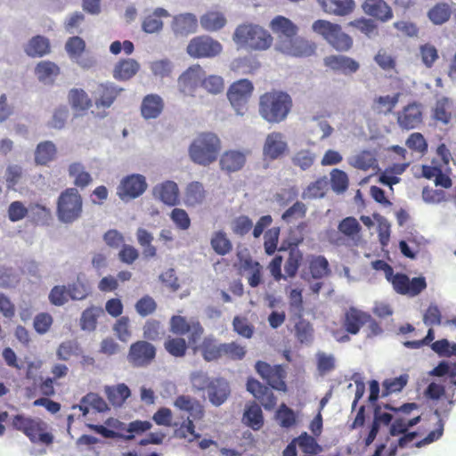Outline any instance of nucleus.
<instances>
[{"instance_id": "8fccbe9b", "label": "nucleus", "mask_w": 456, "mask_h": 456, "mask_svg": "<svg viewBox=\"0 0 456 456\" xmlns=\"http://www.w3.org/2000/svg\"><path fill=\"white\" fill-rule=\"evenodd\" d=\"M195 419L188 417L182 424H180L174 431V436L176 438L184 439L189 443L200 437V435L196 432L195 425L193 423Z\"/></svg>"}, {"instance_id": "5fc2aeb1", "label": "nucleus", "mask_w": 456, "mask_h": 456, "mask_svg": "<svg viewBox=\"0 0 456 456\" xmlns=\"http://www.w3.org/2000/svg\"><path fill=\"white\" fill-rule=\"evenodd\" d=\"M275 417L281 428H290L297 424V416L295 411L285 403H281L280 405Z\"/></svg>"}, {"instance_id": "f257e3e1", "label": "nucleus", "mask_w": 456, "mask_h": 456, "mask_svg": "<svg viewBox=\"0 0 456 456\" xmlns=\"http://www.w3.org/2000/svg\"><path fill=\"white\" fill-rule=\"evenodd\" d=\"M169 330L174 335L187 336L190 347L196 353L200 352L206 362H214L222 358L223 344L210 335L203 338L204 328L197 319L188 320L182 315H173L169 320Z\"/></svg>"}, {"instance_id": "a19ab883", "label": "nucleus", "mask_w": 456, "mask_h": 456, "mask_svg": "<svg viewBox=\"0 0 456 456\" xmlns=\"http://www.w3.org/2000/svg\"><path fill=\"white\" fill-rule=\"evenodd\" d=\"M452 13V7L447 3H437L428 12V17L434 25L446 23Z\"/></svg>"}, {"instance_id": "b1692460", "label": "nucleus", "mask_w": 456, "mask_h": 456, "mask_svg": "<svg viewBox=\"0 0 456 456\" xmlns=\"http://www.w3.org/2000/svg\"><path fill=\"white\" fill-rule=\"evenodd\" d=\"M231 393L229 383L222 378L211 379L208 389V395L210 403L215 406L222 405L229 397Z\"/></svg>"}, {"instance_id": "a878e982", "label": "nucleus", "mask_w": 456, "mask_h": 456, "mask_svg": "<svg viewBox=\"0 0 456 456\" xmlns=\"http://www.w3.org/2000/svg\"><path fill=\"white\" fill-rule=\"evenodd\" d=\"M174 405L178 410L188 412L193 419H201L204 417L203 406L197 399L190 395H178Z\"/></svg>"}, {"instance_id": "bf43d9fd", "label": "nucleus", "mask_w": 456, "mask_h": 456, "mask_svg": "<svg viewBox=\"0 0 456 456\" xmlns=\"http://www.w3.org/2000/svg\"><path fill=\"white\" fill-rule=\"evenodd\" d=\"M400 93H396L394 95L379 96L374 99V108L384 114L392 112L395 107L397 105L400 98Z\"/></svg>"}, {"instance_id": "e433bc0d", "label": "nucleus", "mask_w": 456, "mask_h": 456, "mask_svg": "<svg viewBox=\"0 0 456 456\" xmlns=\"http://www.w3.org/2000/svg\"><path fill=\"white\" fill-rule=\"evenodd\" d=\"M243 421L253 430H259L263 427V412L261 407L256 402H251L246 406Z\"/></svg>"}, {"instance_id": "37998d69", "label": "nucleus", "mask_w": 456, "mask_h": 456, "mask_svg": "<svg viewBox=\"0 0 456 456\" xmlns=\"http://www.w3.org/2000/svg\"><path fill=\"white\" fill-rule=\"evenodd\" d=\"M168 337L164 342V348L172 356L181 358L183 357L190 346L189 340L186 341L182 336Z\"/></svg>"}, {"instance_id": "f03ea898", "label": "nucleus", "mask_w": 456, "mask_h": 456, "mask_svg": "<svg viewBox=\"0 0 456 456\" xmlns=\"http://www.w3.org/2000/svg\"><path fill=\"white\" fill-rule=\"evenodd\" d=\"M292 106L293 102L289 94L272 90L260 95L258 112L266 122L279 124L288 118Z\"/></svg>"}, {"instance_id": "c9c22d12", "label": "nucleus", "mask_w": 456, "mask_h": 456, "mask_svg": "<svg viewBox=\"0 0 456 456\" xmlns=\"http://www.w3.org/2000/svg\"><path fill=\"white\" fill-rule=\"evenodd\" d=\"M206 191L201 183L193 181L188 183L184 191V203L188 207H195L204 202Z\"/></svg>"}, {"instance_id": "603ef678", "label": "nucleus", "mask_w": 456, "mask_h": 456, "mask_svg": "<svg viewBox=\"0 0 456 456\" xmlns=\"http://www.w3.org/2000/svg\"><path fill=\"white\" fill-rule=\"evenodd\" d=\"M293 440L305 454H318L322 452V447L315 438L308 435L306 432H303L299 436Z\"/></svg>"}, {"instance_id": "13d9d810", "label": "nucleus", "mask_w": 456, "mask_h": 456, "mask_svg": "<svg viewBox=\"0 0 456 456\" xmlns=\"http://www.w3.org/2000/svg\"><path fill=\"white\" fill-rule=\"evenodd\" d=\"M69 101L74 108L82 110L89 109L92 105L91 99L83 89H71L69 93Z\"/></svg>"}, {"instance_id": "aec40b11", "label": "nucleus", "mask_w": 456, "mask_h": 456, "mask_svg": "<svg viewBox=\"0 0 456 456\" xmlns=\"http://www.w3.org/2000/svg\"><path fill=\"white\" fill-rule=\"evenodd\" d=\"M204 73L203 69L200 65H193L187 69L178 79L181 92L186 95H194L199 85L201 86Z\"/></svg>"}, {"instance_id": "f3484780", "label": "nucleus", "mask_w": 456, "mask_h": 456, "mask_svg": "<svg viewBox=\"0 0 456 456\" xmlns=\"http://www.w3.org/2000/svg\"><path fill=\"white\" fill-rule=\"evenodd\" d=\"M396 120L398 126L405 130L419 127L423 122L422 105L416 102L407 104L397 112Z\"/></svg>"}, {"instance_id": "9d476101", "label": "nucleus", "mask_w": 456, "mask_h": 456, "mask_svg": "<svg viewBox=\"0 0 456 456\" xmlns=\"http://www.w3.org/2000/svg\"><path fill=\"white\" fill-rule=\"evenodd\" d=\"M259 376L273 388L277 391L286 392L287 371L282 365H271L266 362L258 361L255 365Z\"/></svg>"}, {"instance_id": "c85d7f7f", "label": "nucleus", "mask_w": 456, "mask_h": 456, "mask_svg": "<svg viewBox=\"0 0 456 456\" xmlns=\"http://www.w3.org/2000/svg\"><path fill=\"white\" fill-rule=\"evenodd\" d=\"M201 28L208 32H216L225 27L227 19L219 10H208L200 18Z\"/></svg>"}, {"instance_id": "de8ad7c7", "label": "nucleus", "mask_w": 456, "mask_h": 456, "mask_svg": "<svg viewBox=\"0 0 456 456\" xmlns=\"http://www.w3.org/2000/svg\"><path fill=\"white\" fill-rule=\"evenodd\" d=\"M213 250L219 256H225L232 250V241L223 231L215 232L210 240Z\"/></svg>"}, {"instance_id": "423d86ee", "label": "nucleus", "mask_w": 456, "mask_h": 456, "mask_svg": "<svg viewBox=\"0 0 456 456\" xmlns=\"http://www.w3.org/2000/svg\"><path fill=\"white\" fill-rule=\"evenodd\" d=\"M83 215V198L77 188H66L56 200V216L65 224H73Z\"/></svg>"}, {"instance_id": "49530a36", "label": "nucleus", "mask_w": 456, "mask_h": 456, "mask_svg": "<svg viewBox=\"0 0 456 456\" xmlns=\"http://www.w3.org/2000/svg\"><path fill=\"white\" fill-rule=\"evenodd\" d=\"M452 101L448 97L437 100L433 109V118L447 125L452 118Z\"/></svg>"}, {"instance_id": "ea45409f", "label": "nucleus", "mask_w": 456, "mask_h": 456, "mask_svg": "<svg viewBox=\"0 0 456 456\" xmlns=\"http://www.w3.org/2000/svg\"><path fill=\"white\" fill-rule=\"evenodd\" d=\"M35 74L39 81L43 83H53L60 74V68L50 61H42L35 68Z\"/></svg>"}, {"instance_id": "79ce46f5", "label": "nucleus", "mask_w": 456, "mask_h": 456, "mask_svg": "<svg viewBox=\"0 0 456 456\" xmlns=\"http://www.w3.org/2000/svg\"><path fill=\"white\" fill-rule=\"evenodd\" d=\"M57 153L56 147L51 141H45L37 144L35 150V162L37 165L45 166L53 159Z\"/></svg>"}, {"instance_id": "338daca9", "label": "nucleus", "mask_w": 456, "mask_h": 456, "mask_svg": "<svg viewBox=\"0 0 456 456\" xmlns=\"http://www.w3.org/2000/svg\"><path fill=\"white\" fill-rule=\"evenodd\" d=\"M429 375L434 377H444L447 375L452 379V384L456 386V363L442 361L436 367L429 371Z\"/></svg>"}, {"instance_id": "2f4dec72", "label": "nucleus", "mask_w": 456, "mask_h": 456, "mask_svg": "<svg viewBox=\"0 0 456 456\" xmlns=\"http://www.w3.org/2000/svg\"><path fill=\"white\" fill-rule=\"evenodd\" d=\"M392 419V414L381 412V407L379 405H376L373 412V421L370 425V431L364 439V444L366 446L370 445L379 433L380 424L387 426L391 423Z\"/></svg>"}, {"instance_id": "ddd939ff", "label": "nucleus", "mask_w": 456, "mask_h": 456, "mask_svg": "<svg viewBox=\"0 0 456 456\" xmlns=\"http://www.w3.org/2000/svg\"><path fill=\"white\" fill-rule=\"evenodd\" d=\"M156 347L146 340H138L131 344L126 359L135 368L150 365L156 358Z\"/></svg>"}, {"instance_id": "2eb2a0df", "label": "nucleus", "mask_w": 456, "mask_h": 456, "mask_svg": "<svg viewBox=\"0 0 456 456\" xmlns=\"http://www.w3.org/2000/svg\"><path fill=\"white\" fill-rule=\"evenodd\" d=\"M147 189L146 179L139 174L124 177L117 188L118 196L124 201L141 196Z\"/></svg>"}, {"instance_id": "58836bf2", "label": "nucleus", "mask_w": 456, "mask_h": 456, "mask_svg": "<svg viewBox=\"0 0 456 456\" xmlns=\"http://www.w3.org/2000/svg\"><path fill=\"white\" fill-rule=\"evenodd\" d=\"M241 267L244 271L248 272V282L252 288H256L262 282L263 267L250 256L241 259Z\"/></svg>"}, {"instance_id": "39448f33", "label": "nucleus", "mask_w": 456, "mask_h": 456, "mask_svg": "<svg viewBox=\"0 0 456 456\" xmlns=\"http://www.w3.org/2000/svg\"><path fill=\"white\" fill-rule=\"evenodd\" d=\"M233 41L243 47L256 51H265L273 42L272 35L257 24L243 23L239 25L232 35Z\"/></svg>"}, {"instance_id": "0e129e2a", "label": "nucleus", "mask_w": 456, "mask_h": 456, "mask_svg": "<svg viewBox=\"0 0 456 456\" xmlns=\"http://www.w3.org/2000/svg\"><path fill=\"white\" fill-rule=\"evenodd\" d=\"M246 353L245 346L237 342L223 343L222 357L224 356L229 360L240 361L245 357Z\"/></svg>"}, {"instance_id": "c03bdc74", "label": "nucleus", "mask_w": 456, "mask_h": 456, "mask_svg": "<svg viewBox=\"0 0 456 456\" xmlns=\"http://www.w3.org/2000/svg\"><path fill=\"white\" fill-rule=\"evenodd\" d=\"M105 394L112 405L121 406L130 396L131 391L126 384L121 383L117 386L107 387Z\"/></svg>"}, {"instance_id": "f8f14e48", "label": "nucleus", "mask_w": 456, "mask_h": 456, "mask_svg": "<svg viewBox=\"0 0 456 456\" xmlns=\"http://www.w3.org/2000/svg\"><path fill=\"white\" fill-rule=\"evenodd\" d=\"M222 50L223 46L217 40L205 35L193 37L186 48L187 53L197 59L216 57Z\"/></svg>"}, {"instance_id": "412c9836", "label": "nucleus", "mask_w": 456, "mask_h": 456, "mask_svg": "<svg viewBox=\"0 0 456 456\" xmlns=\"http://www.w3.org/2000/svg\"><path fill=\"white\" fill-rule=\"evenodd\" d=\"M273 34L278 37V41L286 40L294 37L298 33V27L289 18L282 15L275 16L269 24Z\"/></svg>"}, {"instance_id": "cd10ccee", "label": "nucleus", "mask_w": 456, "mask_h": 456, "mask_svg": "<svg viewBox=\"0 0 456 456\" xmlns=\"http://www.w3.org/2000/svg\"><path fill=\"white\" fill-rule=\"evenodd\" d=\"M122 88L111 83L100 84L97 86L94 101L97 107L109 108L116 100Z\"/></svg>"}, {"instance_id": "5701e85b", "label": "nucleus", "mask_w": 456, "mask_h": 456, "mask_svg": "<svg viewBox=\"0 0 456 456\" xmlns=\"http://www.w3.org/2000/svg\"><path fill=\"white\" fill-rule=\"evenodd\" d=\"M362 8L364 13L382 22L393 18V11L385 0H364Z\"/></svg>"}, {"instance_id": "6ab92c4d", "label": "nucleus", "mask_w": 456, "mask_h": 456, "mask_svg": "<svg viewBox=\"0 0 456 456\" xmlns=\"http://www.w3.org/2000/svg\"><path fill=\"white\" fill-rule=\"evenodd\" d=\"M369 321H370V314L355 307H350L345 312L341 323L347 333L356 335Z\"/></svg>"}, {"instance_id": "4c0bfd02", "label": "nucleus", "mask_w": 456, "mask_h": 456, "mask_svg": "<svg viewBox=\"0 0 456 456\" xmlns=\"http://www.w3.org/2000/svg\"><path fill=\"white\" fill-rule=\"evenodd\" d=\"M198 20L192 13H183L174 17L173 29L180 34H189L196 31Z\"/></svg>"}, {"instance_id": "4468645a", "label": "nucleus", "mask_w": 456, "mask_h": 456, "mask_svg": "<svg viewBox=\"0 0 456 456\" xmlns=\"http://www.w3.org/2000/svg\"><path fill=\"white\" fill-rule=\"evenodd\" d=\"M393 285L396 293L408 297H416L427 288L426 279L424 277H415L411 280L401 273L390 276L387 280Z\"/></svg>"}, {"instance_id": "473e14b6", "label": "nucleus", "mask_w": 456, "mask_h": 456, "mask_svg": "<svg viewBox=\"0 0 456 456\" xmlns=\"http://www.w3.org/2000/svg\"><path fill=\"white\" fill-rule=\"evenodd\" d=\"M24 51L29 57H43L51 52V44L47 37L37 35L28 42Z\"/></svg>"}, {"instance_id": "a211bd4d", "label": "nucleus", "mask_w": 456, "mask_h": 456, "mask_svg": "<svg viewBox=\"0 0 456 456\" xmlns=\"http://www.w3.org/2000/svg\"><path fill=\"white\" fill-rule=\"evenodd\" d=\"M247 390L261 403L267 411H272L277 404V397L270 387L263 385L254 378H249L246 384Z\"/></svg>"}, {"instance_id": "bb28decb", "label": "nucleus", "mask_w": 456, "mask_h": 456, "mask_svg": "<svg viewBox=\"0 0 456 456\" xmlns=\"http://www.w3.org/2000/svg\"><path fill=\"white\" fill-rule=\"evenodd\" d=\"M153 193L159 200L168 206H175L179 202V189L173 181H166L157 185Z\"/></svg>"}, {"instance_id": "6e6d98bb", "label": "nucleus", "mask_w": 456, "mask_h": 456, "mask_svg": "<svg viewBox=\"0 0 456 456\" xmlns=\"http://www.w3.org/2000/svg\"><path fill=\"white\" fill-rule=\"evenodd\" d=\"M309 269L314 279H322L330 273L328 260L322 256H313L309 261Z\"/></svg>"}, {"instance_id": "09e8293b", "label": "nucleus", "mask_w": 456, "mask_h": 456, "mask_svg": "<svg viewBox=\"0 0 456 456\" xmlns=\"http://www.w3.org/2000/svg\"><path fill=\"white\" fill-rule=\"evenodd\" d=\"M136 238L139 245L142 248V254L145 257H154L157 255V248L152 245L153 235L144 228H138Z\"/></svg>"}, {"instance_id": "c756f323", "label": "nucleus", "mask_w": 456, "mask_h": 456, "mask_svg": "<svg viewBox=\"0 0 456 456\" xmlns=\"http://www.w3.org/2000/svg\"><path fill=\"white\" fill-rule=\"evenodd\" d=\"M318 2L326 13L337 16H346L355 8L354 0H318Z\"/></svg>"}, {"instance_id": "4d7b16f0", "label": "nucleus", "mask_w": 456, "mask_h": 456, "mask_svg": "<svg viewBox=\"0 0 456 456\" xmlns=\"http://www.w3.org/2000/svg\"><path fill=\"white\" fill-rule=\"evenodd\" d=\"M330 184L332 190L338 193H344L349 184V179L346 173L338 168H335L330 172Z\"/></svg>"}, {"instance_id": "f704fd0d", "label": "nucleus", "mask_w": 456, "mask_h": 456, "mask_svg": "<svg viewBox=\"0 0 456 456\" xmlns=\"http://www.w3.org/2000/svg\"><path fill=\"white\" fill-rule=\"evenodd\" d=\"M164 103L162 99L156 94H149L142 100L141 105L142 116L146 118H156L163 110Z\"/></svg>"}, {"instance_id": "680f3d73", "label": "nucleus", "mask_w": 456, "mask_h": 456, "mask_svg": "<svg viewBox=\"0 0 456 456\" xmlns=\"http://www.w3.org/2000/svg\"><path fill=\"white\" fill-rule=\"evenodd\" d=\"M80 347L77 341L67 340L60 344L56 350V355L59 360L69 361L72 356L78 355Z\"/></svg>"}, {"instance_id": "7ed1b4c3", "label": "nucleus", "mask_w": 456, "mask_h": 456, "mask_svg": "<svg viewBox=\"0 0 456 456\" xmlns=\"http://www.w3.org/2000/svg\"><path fill=\"white\" fill-rule=\"evenodd\" d=\"M10 425L13 430L22 433L33 444L49 445L53 442L48 424L40 418L17 413L12 416Z\"/></svg>"}, {"instance_id": "7c9ffc66", "label": "nucleus", "mask_w": 456, "mask_h": 456, "mask_svg": "<svg viewBox=\"0 0 456 456\" xmlns=\"http://www.w3.org/2000/svg\"><path fill=\"white\" fill-rule=\"evenodd\" d=\"M246 163V155L244 152L235 150L226 151L220 159V167L222 170L228 173H233L240 170Z\"/></svg>"}, {"instance_id": "0eeeda50", "label": "nucleus", "mask_w": 456, "mask_h": 456, "mask_svg": "<svg viewBox=\"0 0 456 456\" xmlns=\"http://www.w3.org/2000/svg\"><path fill=\"white\" fill-rule=\"evenodd\" d=\"M312 29L338 52H347L353 46V38L342 30L339 24L317 20L313 23Z\"/></svg>"}, {"instance_id": "e2e57ef3", "label": "nucleus", "mask_w": 456, "mask_h": 456, "mask_svg": "<svg viewBox=\"0 0 456 456\" xmlns=\"http://www.w3.org/2000/svg\"><path fill=\"white\" fill-rule=\"evenodd\" d=\"M20 281L19 273L12 267H0V287L3 289L15 288Z\"/></svg>"}, {"instance_id": "4be33fe9", "label": "nucleus", "mask_w": 456, "mask_h": 456, "mask_svg": "<svg viewBox=\"0 0 456 456\" xmlns=\"http://www.w3.org/2000/svg\"><path fill=\"white\" fill-rule=\"evenodd\" d=\"M323 62L327 68L345 75L355 73L360 68L356 61L345 55H330L324 58Z\"/></svg>"}, {"instance_id": "9b49d317", "label": "nucleus", "mask_w": 456, "mask_h": 456, "mask_svg": "<svg viewBox=\"0 0 456 456\" xmlns=\"http://www.w3.org/2000/svg\"><path fill=\"white\" fill-rule=\"evenodd\" d=\"M317 45L314 42L302 37H291L290 39L280 40L276 45V49L281 53L299 58H305L314 55Z\"/></svg>"}, {"instance_id": "a18cd8bd", "label": "nucleus", "mask_w": 456, "mask_h": 456, "mask_svg": "<svg viewBox=\"0 0 456 456\" xmlns=\"http://www.w3.org/2000/svg\"><path fill=\"white\" fill-rule=\"evenodd\" d=\"M328 180L326 176L318 178L316 181L308 184L303 191L302 198L305 200H314L323 198L328 191Z\"/></svg>"}, {"instance_id": "69168bd1", "label": "nucleus", "mask_w": 456, "mask_h": 456, "mask_svg": "<svg viewBox=\"0 0 456 456\" xmlns=\"http://www.w3.org/2000/svg\"><path fill=\"white\" fill-rule=\"evenodd\" d=\"M289 305L290 312L301 319L305 310L302 289H292L290 290L289 294Z\"/></svg>"}, {"instance_id": "20e7f679", "label": "nucleus", "mask_w": 456, "mask_h": 456, "mask_svg": "<svg viewBox=\"0 0 456 456\" xmlns=\"http://www.w3.org/2000/svg\"><path fill=\"white\" fill-rule=\"evenodd\" d=\"M221 151L219 137L211 132L200 134L189 147V156L195 164L207 167L214 163Z\"/></svg>"}, {"instance_id": "774afa93", "label": "nucleus", "mask_w": 456, "mask_h": 456, "mask_svg": "<svg viewBox=\"0 0 456 456\" xmlns=\"http://www.w3.org/2000/svg\"><path fill=\"white\" fill-rule=\"evenodd\" d=\"M158 305L153 297L149 295L142 297L134 305L137 314L142 317L149 316L154 314Z\"/></svg>"}, {"instance_id": "72a5a7b5", "label": "nucleus", "mask_w": 456, "mask_h": 456, "mask_svg": "<svg viewBox=\"0 0 456 456\" xmlns=\"http://www.w3.org/2000/svg\"><path fill=\"white\" fill-rule=\"evenodd\" d=\"M140 64L134 59H123L117 62L113 69V77L119 81L132 78L139 70Z\"/></svg>"}, {"instance_id": "6e6552de", "label": "nucleus", "mask_w": 456, "mask_h": 456, "mask_svg": "<svg viewBox=\"0 0 456 456\" xmlns=\"http://www.w3.org/2000/svg\"><path fill=\"white\" fill-rule=\"evenodd\" d=\"M384 408L397 414L389 429V434L392 436L404 434L409 428L417 425L420 421V416H416L411 419L406 417L412 410L418 408V404L415 403H407L400 407H394L389 403H386L384 404Z\"/></svg>"}, {"instance_id": "1a4fd4ad", "label": "nucleus", "mask_w": 456, "mask_h": 456, "mask_svg": "<svg viewBox=\"0 0 456 456\" xmlns=\"http://www.w3.org/2000/svg\"><path fill=\"white\" fill-rule=\"evenodd\" d=\"M253 90L252 82L246 78L235 81L230 86L227 97L237 114L243 115L247 111L248 101Z\"/></svg>"}, {"instance_id": "393cba45", "label": "nucleus", "mask_w": 456, "mask_h": 456, "mask_svg": "<svg viewBox=\"0 0 456 456\" xmlns=\"http://www.w3.org/2000/svg\"><path fill=\"white\" fill-rule=\"evenodd\" d=\"M170 17L167 10L158 7L146 15L142 23V29L148 34L158 33L163 28V19Z\"/></svg>"}, {"instance_id": "864d4df0", "label": "nucleus", "mask_w": 456, "mask_h": 456, "mask_svg": "<svg viewBox=\"0 0 456 456\" xmlns=\"http://www.w3.org/2000/svg\"><path fill=\"white\" fill-rule=\"evenodd\" d=\"M302 261V252L297 248H291L289 252V256L284 265L286 277H295Z\"/></svg>"}, {"instance_id": "dca6fc26", "label": "nucleus", "mask_w": 456, "mask_h": 456, "mask_svg": "<svg viewBox=\"0 0 456 456\" xmlns=\"http://www.w3.org/2000/svg\"><path fill=\"white\" fill-rule=\"evenodd\" d=\"M289 151L285 136L281 132H272L265 137L263 145L265 161H273L283 157Z\"/></svg>"}, {"instance_id": "052dcab7", "label": "nucleus", "mask_w": 456, "mask_h": 456, "mask_svg": "<svg viewBox=\"0 0 456 456\" xmlns=\"http://www.w3.org/2000/svg\"><path fill=\"white\" fill-rule=\"evenodd\" d=\"M101 314H103L102 308L92 306L86 309L80 320L81 328L85 330H94L96 328L97 318Z\"/></svg>"}, {"instance_id": "3c124183", "label": "nucleus", "mask_w": 456, "mask_h": 456, "mask_svg": "<svg viewBox=\"0 0 456 456\" xmlns=\"http://www.w3.org/2000/svg\"><path fill=\"white\" fill-rule=\"evenodd\" d=\"M69 175L74 177V184L78 188H85L89 185L93 179L90 174L84 170V167L80 163H72L69 167Z\"/></svg>"}]
</instances>
